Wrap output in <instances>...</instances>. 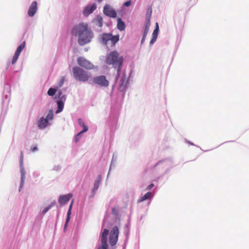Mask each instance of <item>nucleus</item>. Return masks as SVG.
<instances>
[{"label":"nucleus","mask_w":249,"mask_h":249,"mask_svg":"<svg viewBox=\"0 0 249 249\" xmlns=\"http://www.w3.org/2000/svg\"><path fill=\"white\" fill-rule=\"evenodd\" d=\"M71 33L78 36V43L81 46L89 43L94 36L91 29L87 24L84 23L75 26L71 30Z\"/></svg>","instance_id":"obj_1"},{"label":"nucleus","mask_w":249,"mask_h":249,"mask_svg":"<svg viewBox=\"0 0 249 249\" xmlns=\"http://www.w3.org/2000/svg\"><path fill=\"white\" fill-rule=\"evenodd\" d=\"M123 62V57L120 56L119 53L116 51L110 53L106 60L107 64L117 67L118 74H120Z\"/></svg>","instance_id":"obj_2"},{"label":"nucleus","mask_w":249,"mask_h":249,"mask_svg":"<svg viewBox=\"0 0 249 249\" xmlns=\"http://www.w3.org/2000/svg\"><path fill=\"white\" fill-rule=\"evenodd\" d=\"M72 72L74 78L78 81L88 82L90 77L88 72L79 67H74Z\"/></svg>","instance_id":"obj_3"},{"label":"nucleus","mask_w":249,"mask_h":249,"mask_svg":"<svg viewBox=\"0 0 249 249\" xmlns=\"http://www.w3.org/2000/svg\"><path fill=\"white\" fill-rule=\"evenodd\" d=\"M119 233L118 227L114 226L111 229L109 236V242L111 246L116 244L118 239Z\"/></svg>","instance_id":"obj_4"},{"label":"nucleus","mask_w":249,"mask_h":249,"mask_svg":"<svg viewBox=\"0 0 249 249\" xmlns=\"http://www.w3.org/2000/svg\"><path fill=\"white\" fill-rule=\"evenodd\" d=\"M93 84L97 85L102 87H107L109 85V81L104 75L95 76L92 80Z\"/></svg>","instance_id":"obj_5"},{"label":"nucleus","mask_w":249,"mask_h":249,"mask_svg":"<svg viewBox=\"0 0 249 249\" xmlns=\"http://www.w3.org/2000/svg\"><path fill=\"white\" fill-rule=\"evenodd\" d=\"M77 63L80 66L88 70L93 69L94 67L90 61L83 57H79L77 59Z\"/></svg>","instance_id":"obj_6"},{"label":"nucleus","mask_w":249,"mask_h":249,"mask_svg":"<svg viewBox=\"0 0 249 249\" xmlns=\"http://www.w3.org/2000/svg\"><path fill=\"white\" fill-rule=\"evenodd\" d=\"M103 13L105 15L110 18H115L117 17L115 10L108 4H106L104 6Z\"/></svg>","instance_id":"obj_7"},{"label":"nucleus","mask_w":249,"mask_h":249,"mask_svg":"<svg viewBox=\"0 0 249 249\" xmlns=\"http://www.w3.org/2000/svg\"><path fill=\"white\" fill-rule=\"evenodd\" d=\"M62 92L59 91V93L56 95V98H59V99L57 102L58 109L56 113H59L62 111L64 107V101L66 100V97L64 95L62 96Z\"/></svg>","instance_id":"obj_8"},{"label":"nucleus","mask_w":249,"mask_h":249,"mask_svg":"<svg viewBox=\"0 0 249 249\" xmlns=\"http://www.w3.org/2000/svg\"><path fill=\"white\" fill-rule=\"evenodd\" d=\"M25 45H26V42L24 41L17 48V50L14 54V55L13 58H12V64H14L16 62L21 52L25 48Z\"/></svg>","instance_id":"obj_9"},{"label":"nucleus","mask_w":249,"mask_h":249,"mask_svg":"<svg viewBox=\"0 0 249 249\" xmlns=\"http://www.w3.org/2000/svg\"><path fill=\"white\" fill-rule=\"evenodd\" d=\"M97 8L96 4L94 3L91 5H88L85 7L83 14L85 16H88L91 14Z\"/></svg>","instance_id":"obj_10"},{"label":"nucleus","mask_w":249,"mask_h":249,"mask_svg":"<svg viewBox=\"0 0 249 249\" xmlns=\"http://www.w3.org/2000/svg\"><path fill=\"white\" fill-rule=\"evenodd\" d=\"M37 9V3L36 1H33L31 6H30L28 11V15L30 17H33L36 13V12Z\"/></svg>","instance_id":"obj_11"},{"label":"nucleus","mask_w":249,"mask_h":249,"mask_svg":"<svg viewBox=\"0 0 249 249\" xmlns=\"http://www.w3.org/2000/svg\"><path fill=\"white\" fill-rule=\"evenodd\" d=\"M72 195L69 194L67 195L60 196L59 198L58 202L60 205H64L69 201Z\"/></svg>","instance_id":"obj_12"},{"label":"nucleus","mask_w":249,"mask_h":249,"mask_svg":"<svg viewBox=\"0 0 249 249\" xmlns=\"http://www.w3.org/2000/svg\"><path fill=\"white\" fill-rule=\"evenodd\" d=\"M156 28L155 29V30H154L153 32L152 33V38L150 42V44H152L154 42H155L157 39V37H158L159 27L158 23L157 22L156 23Z\"/></svg>","instance_id":"obj_13"},{"label":"nucleus","mask_w":249,"mask_h":249,"mask_svg":"<svg viewBox=\"0 0 249 249\" xmlns=\"http://www.w3.org/2000/svg\"><path fill=\"white\" fill-rule=\"evenodd\" d=\"M48 124V121L44 118H41L37 121L38 126L40 129L45 128Z\"/></svg>","instance_id":"obj_14"},{"label":"nucleus","mask_w":249,"mask_h":249,"mask_svg":"<svg viewBox=\"0 0 249 249\" xmlns=\"http://www.w3.org/2000/svg\"><path fill=\"white\" fill-rule=\"evenodd\" d=\"M108 233H109V231L107 229H105L104 230V231L102 232V234L101 235V241L102 244L107 245V236L108 234Z\"/></svg>","instance_id":"obj_15"},{"label":"nucleus","mask_w":249,"mask_h":249,"mask_svg":"<svg viewBox=\"0 0 249 249\" xmlns=\"http://www.w3.org/2000/svg\"><path fill=\"white\" fill-rule=\"evenodd\" d=\"M127 84V80L126 78V76L125 75H123L120 79V86H119V89L120 90L123 91L124 90Z\"/></svg>","instance_id":"obj_16"},{"label":"nucleus","mask_w":249,"mask_h":249,"mask_svg":"<svg viewBox=\"0 0 249 249\" xmlns=\"http://www.w3.org/2000/svg\"><path fill=\"white\" fill-rule=\"evenodd\" d=\"M111 35V34L109 33H105L102 35V40L104 44L107 45L108 42L110 40Z\"/></svg>","instance_id":"obj_17"},{"label":"nucleus","mask_w":249,"mask_h":249,"mask_svg":"<svg viewBox=\"0 0 249 249\" xmlns=\"http://www.w3.org/2000/svg\"><path fill=\"white\" fill-rule=\"evenodd\" d=\"M117 28L120 31H124L125 28L124 22L120 18L117 20Z\"/></svg>","instance_id":"obj_18"},{"label":"nucleus","mask_w":249,"mask_h":249,"mask_svg":"<svg viewBox=\"0 0 249 249\" xmlns=\"http://www.w3.org/2000/svg\"><path fill=\"white\" fill-rule=\"evenodd\" d=\"M152 193L150 192H147L146 193L144 196H142L140 199L138 200V202H142L145 200L148 199L151 196Z\"/></svg>","instance_id":"obj_19"},{"label":"nucleus","mask_w":249,"mask_h":249,"mask_svg":"<svg viewBox=\"0 0 249 249\" xmlns=\"http://www.w3.org/2000/svg\"><path fill=\"white\" fill-rule=\"evenodd\" d=\"M78 122L79 124L83 127V129L81 132L85 133L88 130V127L85 124V123L81 119H79Z\"/></svg>","instance_id":"obj_20"},{"label":"nucleus","mask_w":249,"mask_h":249,"mask_svg":"<svg viewBox=\"0 0 249 249\" xmlns=\"http://www.w3.org/2000/svg\"><path fill=\"white\" fill-rule=\"evenodd\" d=\"M94 20L99 27H101L103 26V18L100 16H97Z\"/></svg>","instance_id":"obj_21"},{"label":"nucleus","mask_w":249,"mask_h":249,"mask_svg":"<svg viewBox=\"0 0 249 249\" xmlns=\"http://www.w3.org/2000/svg\"><path fill=\"white\" fill-rule=\"evenodd\" d=\"M150 26V20H147V21H146V23L145 25V28H144V33H143L144 37L146 36V35L149 31V30Z\"/></svg>","instance_id":"obj_22"},{"label":"nucleus","mask_w":249,"mask_h":249,"mask_svg":"<svg viewBox=\"0 0 249 249\" xmlns=\"http://www.w3.org/2000/svg\"><path fill=\"white\" fill-rule=\"evenodd\" d=\"M119 40V36H113L112 34L110 37V41L111 42L113 45L116 44Z\"/></svg>","instance_id":"obj_23"},{"label":"nucleus","mask_w":249,"mask_h":249,"mask_svg":"<svg viewBox=\"0 0 249 249\" xmlns=\"http://www.w3.org/2000/svg\"><path fill=\"white\" fill-rule=\"evenodd\" d=\"M152 7L151 6H149L147 9L146 14V17L147 18V20H150V18L151 17V15H152Z\"/></svg>","instance_id":"obj_24"},{"label":"nucleus","mask_w":249,"mask_h":249,"mask_svg":"<svg viewBox=\"0 0 249 249\" xmlns=\"http://www.w3.org/2000/svg\"><path fill=\"white\" fill-rule=\"evenodd\" d=\"M53 118V110H49L45 119L48 121H49V120H52Z\"/></svg>","instance_id":"obj_25"},{"label":"nucleus","mask_w":249,"mask_h":249,"mask_svg":"<svg viewBox=\"0 0 249 249\" xmlns=\"http://www.w3.org/2000/svg\"><path fill=\"white\" fill-rule=\"evenodd\" d=\"M71 214V210H68L67 213V216L66 220V222L64 226V229H66L67 227L68 224L70 219V215Z\"/></svg>","instance_id":"obj_26"},{"label":"nucleus","mask_w":249,"mask_h":249,"mask_svg":"<svg viewBox=\"0 0 249 249\" xmlns=\"http://www.w3.org/2000/svg\"><path fill=\"white\" fill-rule=\"evenodd\" d=\"M56 91V89L53 88H50L48 91V94L49 96H53Z\"/></svg>","instance_id":"obj_27"},{"label":"nucleus","mask_w":249,"mask_h":249,"mask_svg":"<svg viewBox=\"0 0 249 249\" xmlns=\"http://www.w3.org/2000/svg\"><path fill=\"white\" fill-rule=\"evenodd\" d=\"M100 181H101V179L100 178L99 179H98V180H96L94 183V187H93V190H97L99 186V185H100Z\"/></svg>","instance_id":"obj_28"},{"label":"nucleus","mask_w":249,"mask_h":249,"mask_svg":"<svg viewBox=\"0 0 249 249\" xmlns=\"http://www.w3.org/2000/svg\"><path fill=\"white\" fill-rule=\"evenodd\" d=\"M25 178V174L24 172H22L21 173V183L20 188H21L23 185L24 180Z\"/></svg>","instance_id":"obj_29"},{"label":"nucleus","mask_w":249,"mask_h":249,"mask_svg":"<svg viewBox=\"0 0 249 249\" xmlns=\"http://www.w3.org/2000/svg\"><path fill=\"white\" fill-rule=\"evenodd\" d=\"M83 133V132H80L75 136V142H77L79 141V140L81 139V135Z\"/></svg>","instance_id":"obj_30"},{"label":"nucleus","mask_w":249,"mask_h":249,"mask_svg":"<svg viewBox=\"0 0 249 249\" xmlns=\"http://www.w3.org/2000/svg\"><path fill=\"white\" fill-rule=\"evenodd\" d=\"M54 203H52L51 205H49L48 207L46 208L43 211V213H46L52 207V206L54 204Z\"/></svg>","instance_id":"obj_31"},{"label":"nucleus","mask_w":249,"mask_h":249,"mask_svg":"<svg viewBox=\"0 0 249 249\" xmlns=\"http://www.w3.org/2000/svg\"><path fill=\"white\" fill-rule=\"evenodd\" d=\"M108 245L102 244L101 246L98 249H107Z\"/></svg>","instance_id":"obj_32"},{"label":"nucleus","mask_w":249,"mask_h":249,"mask_svg":"<svg viewBox=\"0 0 249 249\" xmlns=\"http://www.w3.org/2000/svg\"><path fill=\"white\" fill-rule=\"evenodd\" d=\"M130 4H131V0H129V1L125 2L124 3V5L126 7H128L130 5Z\"/></svg>","instance_id":"obj_33"},{"label":"nucleus","mask_w":249,"mask_h":249,"mask_svg":"<svg viewBox=\"0 0 249 249\" xmlns=\"http://www.w3.org/2000/svg\"><path fill=\"white\" fill-rule=\"evenodd\" d=\"M112 213L113 214H114L115 215H117V214L118 211H117V210L115 208H113L112 209Z\"/></svg>","instance_id":"obj_34"},{"label":"nucleus","mask_w":249,"mask_h":249,"mask_svg":"<svg viewBox=\"0 0 249 249\" xmlns=\"http://www.w3.org/2000/svg\"><path fill=\"white\" fill-rule=\"evenodd\" d=\"M37 147L36 146H34L33 148H31V150L32 152H35L37 150Z\"/></svg>","instance_id":"obj_35"},{"label":"nucleus","mask_w":249,"mask_h":249,"mask_svg":"<svg viewBox=\"0 0 249 249\" xmlns=\"http://www.w3.org/2000/svg\"><path fill=\"white\" fill-rule=\"evenodd\" d=\"M154 186V184H150L147 187V190H151Z\"/></svg>","instance_id":"obj_36"},{"label":"nucleus","mask_w":249,"mask_h":249,"mask_svg":"<svg viewBox=\"0 0 249 249\" xmlns=\"http://www.w3.org/2000/svg\"><path fill=\"white\" fill-rule=\"evenodd\" d=\"M23 159V152L21 151V156H20V160L21 161H22Z\"/></svg>","instance_id":"obj_37"},{"label":"nucleus","mask_w":249,"mask_h":249,"mask_svg":"<svg viewBox=\"0 0 249 249\" xmlns=\"http://www.w3.org/2000/svg\"><path fill=\"white\" fill-rule=\"evenodd\" d=\"M145 37H144V35H143L142 38V40H141V43H143V42L144 41L145 39Z\"/></svg>","instance_id":"obj_38"},{"label":"nucleus","mask_w":249,"mask_h":249,"mask_svg":"<svg viewBox=\"0 0 249 249\" xmlns=\"http://www.w3.org/2000/svg\"><path fill=\"white\" fill-rule=\"evenodd\" d=\"M72 205H72V204H70V207H69V210H71Z\"/></svg>","instance_id":"obj_39"},{"label":"nucleus","mask_w":249,"mask_h":249,"mask_svg":"<svg viewBox=\"0 0 249 249\" xmlns=\"http://www.w3.org/2000/svg\"><path fill=\"white\" fill-rule=\"evenodd\" d=\"M97 0V1H98V2H99V3L102 2V1H103V0Z\"/></svg>","instance_id":"obj_40"},{"label":"nucleus","mask_w":249,"mask_h":249,"mask_svg":"<svg viewBox=\"0 0 249 249\" xmlns=\"http://www.w3.org/2000/svg\"><path fill=\"white\" fill-rule=\"evenodd\" d=\"M73 203H74V199H72V200H71V204H72V205H73Z\"/></svg>","instance_id":"obj_41"},{"label":"nucleus","mask_w":249,"mask_h":249,"mask_svg":"<svg viewBox=\"0 0 249 249\" xmlns=\"http://www.w3.org/2000/svg\"><path fill=\"white\" fill-rule=\"evenodd\" d=\"M63 80H64V79H63V80H62V83H61V84L60 85V87H61V86H62V85L63 84Z\"/></svg>","instance_id":"obj_42"}]
</instances>
